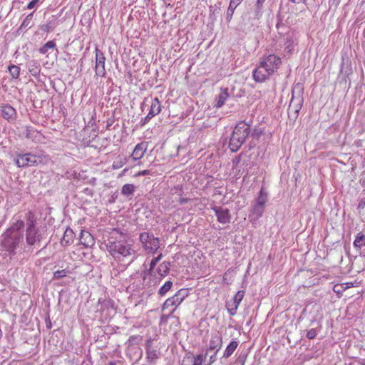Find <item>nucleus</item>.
I'll return each mask as SVG.
<instances>
[{
  "label": "nucleus",
  "mask_w": 365,
  "mask_h": 365,
  "mask_svg": "<svg viewBox=\"0 0 365 365\" xmlns=\"http://www.w3.org/2000/svg\"><path fill=\"white\" fill-rule=\"evenodd\" d=\"M106 246L110 255L119 262H127V265H129L135 259L136 252L133 245L125 239L108 240Z\"/></svg>",
  "instance_id": "f257e3e1"
},
{
  "label": "nucleus",
  "mask_w": 365,
  "mask_h": 365,
  "mask_svg": "<svg viewBox=\"0 0 365 365\" xmlns=\"http://www.w3.org/2000/svg\"><path fill=\"white\" fill-rule=\"evenodd\" d=\"M24 222L17 220L1 235V247L10 255L16 254L15 250L23 241V229Z\"/></svg>",
  "instance_id": "f03ea898"
},
{
  "label": "nucleus",
  "mask_w": 365,
  "mask_h": 365,
  "mask_svg": "<svg viewBox=\"0 0 365 365\" xmlns=\"http://www.w3.org/2000/svg\"><path fill=\"white\" fill-rule=\"evenodd\" d=\"M281 64L280 57L274 54L264 56L259 66L253 72L254 79L259 83L265 81L270 76L277 71Z\"/></svg>",
  "instance_id": "7ed1b4c3"
},
{
  "label": "nucleus",
  "mask_w": 365,
  "mask_h": 365,
  "mask_svg": "<svg viewBox=\"0 0 365 365\" xmlns=\"http://www.w3.org/2000/svg\"><path fill=\"white\" fill-rule=\"evenodd\" d=\"M51 161L48 155L43 153H16L14 162L19 168L38 166V165H47Z\"/></svg>",
  "instance_id": "20e7f679"
},
{
  "label": "nucleus",
  "mask_w": 365,
  "mask_h": 365,
  "mask_svg": "<svg viewBox=\"0 0 365 365\" xmlns=\"http://www.w3.org/2000/svg\"><path fill=\"white\" fill-rule=\"evenodd\" d=\"M251 123L252 121L247 123L243 120L236 125L229 143V147L232 152L237 151L250 134Z\"/></svg>",
  "instance_id": "39448f33"
},
{
  "label": "nucleus",
  "mask_w": 365,
  "mask_h": 365,
  "mask_svg": "<svg viewBox=\"0 0 365 365\" xmlns=\"http://www.w3.org/2000/svg\"><path fill=\"white\" fill-rule=\"evenodd\" d=\"M43 233L36 227L33 220H29L26 230V241L28 245H38L43 239Z\"/></svg>",
  "instance_id": "423d86ee"
},
{
  "label": "nucleus",
  "mask_w": 365,
  "mask_h": 365,
  "mask_svg": "<svg viewBox=\"0 0 365 365\" xmlns=\"http://www.w3.org/2000/svg\"><path fill=\"white\" fill-rule=\"evenodd\" d=\"M188 294L189 292L187 289H180L172 297L165 300L163 304L162 309L165 310L171 307H175V308L170 311V314H173L176 308L184 301Z\"/></svg>",
  "instance_id": "0eeeda50"
},
{
  "label": "nucleus",
  "mask_w": 365,
  "mask_h": 365,
  "mask_svg": "<svg viewBox=\"0 0 365 365\" xmlns=\"http://www.w3.org/2000/svg\"><path fill=\"white\" fill-rule=\"evenodd\" d=\"M140 241L142 242L144 248L152 253H155L160 247V241L158 237L148 232H143L140 235Z\"/></svg>",
  "instance_id": "6e6552de"
},
{
  "label": "nucleus",
  "mask_w": 365,
  "mask_h": 365,
  "mask_svg": "<svg viewBox=\"0 0 365 365\" xmlns=\"http://www.w3.org/2000/svg\"><path fill=\"white\" fill-rule=\"evenodd\" d=\"M303 103V93H292V98L288 108L289 114L293 113L295 117H297L302 108Z\"/></svg>",
  "instance_id": "1a4fd4ad"
},
{
  "label": "nucleus",
  "mask_w": 365,
  "mask_h": 365,
  "mask_svg": "<svg viewBox=\"0 0 365 365\" xmlns=\"http://www.w3.org/2000/svg\"><path fill=\"white\" fill-rule=\"evenodd\" d=\"M106 58L102 51L96 48L95 73L97 76L103 77L106 71L105 68Z\"/></svg>",
  "instance_id": "9d476101"
},
{
  "label": "nucleus",
  "mask_w": 365,
  "mask_h": 365,
  "mask_svg": "<svg viewBox=\"0 0 365 365\" xmlns=\"http://www.w3.org/2000/svg\"><path fill=\"white\" fill-rule=\"evenodd\" d=\"M215 212L217 221L222 224H227L230 222L231 215L227 208H224L220 206H215L212 208Z\"/></svg>",
  "instance_id": "9b49d317"
},
{
  "label": "nucleus",
  "mask_w": 365,
  "mask_h": 365,
  "mask_svg": "<svg viewBox=\"0 0 365 365\" xmlns=\"http://www.w3.org/2000/svg\"><path fill=\"white\" fill-rule=\"evenodd\" d=\"M222 346V336L219 333L212 335L208 346L206 349L205 356H207L209 352L211 351H216V352H218L221 349Z\"/></svg>",
  "instance_id": "f8f14e48"
},
{
  "label": "nucleus",
  "mask_w": 365,
  "mask_h": 365,
  "mask_svg": "<svg viewBox=\"0 0 365 365\" xmlns=\"http://www.w3.org/2000/svg\"><path fill=\"white\" fill-rule=\"evenodd\" d=\"M244 296H245V291H243V290L238 291L234 297L233 303H232V305L231 306V307H230V304H227V306H228L227 310H228L229 314L231 316H234L236 314L237 308H238L240 302L243 299Z\"/></svg>",
  "instance_id": "ddd939ff"
},
{
  "label": "nucleus",
  "mask_w": 365,
  "mask_h": 365,
  "mask_svg": "<svg viewBox=\"0 0 365 365\" xmlns=\"http://www.w3.org/2000/svg\"><path fill=\"white\" fill-rule=\"evenodd\" d=\"M206 356L202 354L196 356H187L182 359L181 365H202Z\"/></svg>",
  "instance_id": "4468645a"
},
{
  "label": "nucleus",
  "mask_w": 365,
  "mask_h": 365,
  "mask_svg": "<svg viewBox=\"0 0 365 365\" xmlns=\"http://www.w3.org/2000/svg\"><path fill=\"white\" fill-rule=\"evenodd\" d=\"M148 148L147 142H141L137 144L132 153L131 157L134 161L141 159Z\"/></svg>",
  "instance_id": "2eb2a0df"
},
{
  "label": "nucleus",
  "mask_w": 365,
  "mask_h": 365,
  "mask_svg": "<svg viewBox=\"0 0 365 365\" xmlns=\"http://www.w3.org/2000/svg\"><path fill=\"white\" fill-rule=\"evenodd\" d=\"M1 116L8 120H14L15 119L16 110L9 105L2 106L1 108Z\"/></svg>",
  "instance_id": "dca6fc26"
},
{
  "label": "nucleus",
  "mask_w": 365,
  "mask_h": 365,
  "mask_svg": "<svg viewBox=\"0 0 365 365\" xmlns=\"http://www.w3.org/2000/svg\"><path fill=\"white\" fill-rule=\"evenodd\" d=\"M75 234L72 229L67 227L64 231L63 236L61 239V244L62 246H67L73 243Z\"/></svg>",
  "instance_id": "f3484780"
},
{
  "label": "nucleus",
  "mask_w": 365,
  "mask_h": 365,
  "mask_svg": "<svg viewBox=\"0 0 365 365\" xmlns=\"http://www.w3.org/2000/svg\"><path fill=\"white\" fill-rule=\"evenodd\" d=\"M152 343L153 341L151 339H148L145 343L147 358L150 361H153L158 358L156 350L152 348Z\"/></svg>",
  "instance_id": "a211bd4d"
},
{
  "label": "nucleus",
  "mask_w": 365,
  "mask_h": 365,
  "mask_svg": "<svg viewBox=\"0 0 365 365\" xmlns=\"http://www.w3.org/2000/svg\"><path fill=\"white\" fill-rule=\"evenodd\" d=\"M264 211V206H262L255 202L252 207L251 213L250 214V217H253L255 220H257L262 216Z\"/></svg>",
  "instance_id": "6ab92c4d"
},
{
  "label": "nucleus",
  "mask_w": 365,
  "mask_h": 365,
  "mask_svg": "<svg viewBox=\"0 0 365 365\" xmlns=\"http://www.w3.org/2000/svg\"><path fill=\"white\" fill-rule=\"evenodd\" d=\"M297 43V39L294 36H287L284 43V51L288 56H291L294 52V45Z\"/></svg>",
  "instance_id": "aec40b11"
},
{
  "label": "nucleus",
  "mask_w": 365,
  "mask_h": 365,
  "mask_svg": "<svg viewBox=\"0 0 365 365\" xmlns=\"http://www.w3.org/2000/svg\"><path fill=\"white\" fill-rule=\"evenodd\" d=\"M80 240L81 243L86 247L91 246L93 245L94 242L93 237L88 232H84L83 231H82L80 235Z\"/></svg>",
  "instance_id": "412c9836"
},
{
  "label": "nucleus",
  "mask_w": 365,
  "mask_h": 365,
  "mask_svg": "<svg viewBox=\"0 0 365 365\" xmlns=\"http://www.w3.org/2000/svg\"><path fill=\"white\" fill-rule=\"evenodd\" d=\"M135 190L133 184H125L121 188V194L126 197L130 199Z\"/></svg>",
  "instance_id": "4be33fe9"
},
{
  "label": "nucleus",
  "mask_w": 365,
  "mask_h": 365,
  "mask_svg": "<svg viewBox=\"0 0 365 365\" xmlns=\"http://www.w3.org/2000/svg\"><path fill=\"white\" fill-rule=\"evenodd\" d=\"M238 346V342L236 340H232L226 347L224 354L223 358L227 359L229 358L233 352L236 350Z\"/></svg>",
  "instance_id": "5701e85b"
},
{
  "label": "nucleus",
  "mask_w": 365,
  "mask_h": 365,
  "mask_svg": "<svg viewBox=\"0 0 365 365\" xmlns=\"http://www.w3.org/2000/svg\"><path fill=\"white\" fill-rule=\"evenodd\" d=\"M161 110V106L158 98H155L151 103L150 108L149 110L150 115L155 116L160 113Z\"/></svg>",
  "instance_id": "b1692460"
},
{
  "label": "nucleus",
  "mask_w": 365,
  "mask_h": 365,
  "mask_svg": "<svg viewBox=\"0 0 365 365\" xmlns=\"http://www.w3.org/2000/svg\"><path fill=\"white\" fill-rule=\"evenodd\" d=\"M29 71L34 76H37L41 72V66L36 61H31L29 63Z\"/></svg>",
  "instance_id": "393cba45"
},
{
  "label": "nucleus",
  "mask_w": 365,
  "mask_h": 365,
  "mask_svg": "<svg viewBox=\"0 0 365 365\" xmlns=\"http://www.w3.org/2000/svg\"><path fill=\"white\" fill-rule=\"evenodd\" d=\"M354 246L358 250L365 246V235L363 233L359 232L356 235L354 241Z\"/></svg>",
  "instance_id": "a878e982"
},
{
  "label": "nucleus",
  "mask_w": 365,
  "mask_h": 365,
  "mask_svg": "<svg viewBox=\"0 0 365 365\" xmlns=\"http://www.w3.org/2000/svg\"><path fill=\"white\" fill-rule=\"evenodd\" d=\"M262 134H263V130L261 128H255L252 130V132L251 133L252 140L250 142V148L255 146L256 143L254 140H258Z\"/></svg>",
  "instance_id": "bb28decb"
},
{
  "label": "nucleus",
  "mask_w": 365,
  "mask_h": 365,
  "mask_svg": "<svg viewBox=\"0 0 365 365\" xmlns=\"http://www.w3.org/2000/svg\"><path fill=\"white\" fill-rule=\"evenodd\" d=\"M228 97L229 93H220L216 98V103L215 104V107H222L225 104V102L228 98Z\"/></svg>",
  "instance_id": "cd10ccee"
},
{
  "label": "nucleus",
  "mask_w": 365,
  "mask_h": 365,
  "mask_svg": "<svg viewBox=\"0 0 365 365\" xmlns=\"http://www.w3.org/2000/svg\"><path fill=\"white\" fill-rule=\"evenodd\" d=\"M56 46V44L54 41H49L39 48V52L42 54H46L49 49H53Z\"/></svg>",
  "instance_id": "c85d7f7f"
},
{
  "label": "nucleus",
  "mask_w": 365,
  "mask_h": 365,
  "mask_svg": "<svg viewBox=\"0 0 365 365\" xmlns=\"http://www.w3.org/2000/svg\"><path fill=\"white\" fill-rule=\"evenodd\" d=\"M170 269V263L168 262H163L158 267V273L160 276H165L168 274Z\"/></svg>",
  "instance_id": "c756f323"
},
{
  "label": "nucleus",
  "mask_w": 365,
  "mask_h": 365,
  "mask_svg": "<svg viewBox=\"0 0 365 365\" xmlns=\"http://www.w3.org/2000/svg\"><path fill=\"white\" fill-rule=\"evenodd\" d=\"M173 286V282L171 281H167L158 290V294L160 296H165L168 291L170 290Z\"/></svg>",
  "instance_id": "7c9ffc66"
},
{
  "label": "nucleus",
  "mask_w": 365,
  "mask_h": 365,
  "mask_svg": "<svg viewBox=\"0 0 365 365\" xmlns=\"http://www.w3.org/2000/svg\"><path fill=\"white\" fill-rule=\"evenodd\" d=\"M8 70L14 78L17 79L19 77L20 68L18 66H16V65L9 66L8 68Z\"/></svg>",
  "instance_id": "2f4dec72"
},
{
  "label": "nucleus",
  "mask_w": 365,
  "mask_h": 365,
  "mask_svg": "<svg viewBox=\"0 0 365 365\" xmlns=\"http://www.w3.org/2000/svg\"><path fill=\"white\" fill-rule=\"evenodd\" d=\"M70 273H71V272L66 269H61V270H57L53 272V279H60L67 276Z\"/></svg>",
  "instance_id": "473e14b6"
},
{
  "label": "nucleus",
  "mask_w": 365,
  "mask_h": 365,
  "mask_svg": "<svg viewBox=\"0 0 365 365\" xmlns=\"http://www.w3.org/2000/svg\"><path fill=\"white\" fill-rule=\"evenodd\" d=\"M267 201V196L266 194L264 193L263 190H261L259 191L258 197L256 199L255 202L259 205H261L262 206H264Z\"/></svg>",
  "instance_id": "72a5a7b5"
},
{
  "label": "nucleus",
  "mask_w": 365,
  "mask_h": 365,
  "mask_svg": "<svg viewBox=\"0 0 365 365\" xmlns=\"http://www.w3.org/2000/svg\"><path fill=\"white\" fill-rule=\"evenodd\" d=\"M161 257H162V254L159 255L158 257L153 258L151 260L150 264V268L148 270V274H150V272L154 269L156 264L160 260ZM146 274H147V273H145V275H146ZM143 278L145 279V276H144Z\"/></svg>",
  "instance_id": "f704fd0d"
},
{
  "label": "nucleus",
  "mask_w": 365,
  "mask_h": 365,
  "mask_svg": "<svg viewBox=\"0 0 365 365\" xmlns=\"http://www.w3.org/2000/svg\"><path fill=\"white\" fill-rule=\"evenodd\" d=\"M241 1L242 0H231L228 8V11H231L232 13H233L234 10L241 3Z\"/></svg>",
  "instance_id": "c9c22d12"
},
{
  "label": "nucleus",
  "mask_w": 365,
  "mask_h": 365,
  "mask_svg": "<svg viewBox=\"0 0 365 365\" xmlns=\"http://www.w3.org/2000/svg\"><path fill=\"white\" fill-rule=\"evenodd\" d=\"M317 332L315 329H311L307 331V337L309 339H313L317 336Z\"/></svg>",
  "instance_id": "e433bc0d"
},
{
  "label": "nucleus",
  "mask_w": 365,
  "mask_h": 365,
  "mask_svg": "<svg viewBox=\"0 0 365 365\" xmlns=\"http://www.w3.org/2000/svg\"><path fill=\"white\" fill-rule=\"evenodd\" d=\"M154 116L150 115V113H148V115L141 120V125L143 126L147 123H148Z\"/></svg>",
  "instance_id": "4c0bfd02"
},
{
  "label": "nucleus",
  "mask_w": 365,
  "mask_h": 365,
  "mask_svg": "<svg viewBox=\"0 0 365 365\" xmlns=\"http://www.w3.org/2000/svg\"><path fill=\"white\" fill-rule=\"evenodd\" d=\"M217 354L216 351H214V353L210 356L209 364L205 365H211L217 360Z\"/></svg>",
  "instance_id": "58836bf2"
},
{
  "label": "nucleus",
  "mask_w": 365,
  "mask_h": 365,
  "mask_svg": "<svg viewBox=\"0 0 365 365\" xmlns=\"http://www.w3.org/2000/svg\"><path fill=\"white\" fill-rule=\"evenodd\" d=\"M39 0H32L31 1H30L28 4H27V6L26 8L28 9H33L36 4L38 2Z\"/></svg>",
  "instance_id": "ea45409f"
},
{
  "label": "nucleus",
  "mask_w": 365,
  "mask_h": 365,
  "mask_svg": "<svg viewBox=\"0 0 365 365\" xmlns=\"http://www.w3.org/2000/svg\"><path fill=\"white\" fill-rule=\"evenodd\" d=\"M364 207H365V200L361 199L358 204L357 209L360 210L364 209Z\"/></svg>",
  "instance_id": "a19ab883"
},
{
  "label": "nucleus",
  "mask_w": 365,
  "mask_h": 365,
  "mask_svg": "<svg viewBox=\"0 0 365 365\" xmlns=\"http://www.w3.org/2000/svg\"><path fill=\"white\" fill-rule=\"evenodd\" d=\"M170 315V313L168 315L163 314L160 317V323H167L168 319Z\"/></svg>",
  "instance_id": "79ce46f5"
},
{
  "label": "nucleus",
  "mask_w": 365,
  "mask_h": 365,
  "mask_svg": "<svg viewBox=\"0 0 365 365\" xmlns=\"http://www.w3.org/2000/svg\"><path fill=\"white\" fill-rule=\"evenodd\" d=\"M118 192H114L112 195H111V197L110 199L109 200V202L110 203H113L115 200L118 198Z\"/></svg>",
  "instance_id": "37998d69"
},
{
  "label": "nucleus",
  "mask_w": 365,
  "mask_h": 365,
  "mask_svg": "<svg viewBox=\"0 0 365 365\" xmlns=\"http://www.w3.org/2000/svg\"><path fill=\"white\" fill-rule=\"evenodd\" d=\"M33 14H34V13H31L30 14H29V15L26 17V19H25V20L24 21L23 24H22V25L27 26V24H26V21H29L30 20H31L32 16H33Z\"/></svg>",
  "instance_id": "c03bdc74"
},
{
  "label": "nucleus",
  "mask_w": 365,
  "mask_h": 365,
  "mask_svg": "<svg viewBox=\"0 0 365 365\" xmlns=\"http://www.w3.org/2000/svg\"><path fill=\"white\" fill-rule=\"evenodd\" d=\"M36 130H32L29 128H27L26 129V138H31V134L32 133H35Z\"/></svg>",
  "instance_id": "a18cd8bd"
},
{
  "label": "nucleus",
  "mask_w": 365,
  "mask_h": 365,
  "mask_svg": "<svg viewBox=\"0 0 365 365\" xmlns=\"http://www.w3.org/2000/svg\"><path fill=\"white\" fill-rule=\"evenodd\" d=\"M294 4H299L300 2H305L306 0H289Z\"/></svg>",
  "instance_id": "49530a36"
},
{
  "label": "nucleus",
  "mask_w": 365,
  "mask_h": 365,
  "mask_svg": "<svg viewBox=\"0 0 365 365\" xmlns=\"http://www.w3.org/2000/svg\"><path fill=\"white\" fill-rule=\"evenodd\" d=\"M51 29V26H50L48 25L44 26V28H43L44 31L49 32Z\"/></svg>",
  "instance_id": "de8ad7c7"
},
{
  "label": "nucleus",
  "mask_w": 365,
  "mask_h": 365,
  "mask_svg": "<svg viewBox=\"0 0 365 365\" xmlns=\"http://www.w3.org/2000/svg\"><path fill=\"white\" fill-rule=\"evenodd\" d=\"M265 0H257V6L260 7Z\"/></svg>",
  "instance_id": "09e8293b"
},
{
  "label": "nucleus",
  "mask_w": 365,
  "mask_h": 365,
  "mask_svg": "<svg viewBox=\"0 0 365 365\" xmlns=\"http://www.w3.org/2000/svg\"><path fill=\"white\" fill-rule=\"evenodd\" d=\"M46 327L48 329H51V322L48 319V321L46 322Z\"/></svg>",
  "instance_id": "8fccbe9b"
},
{
  "label": "nucleus",
  "mask_w": 365,
  "mask_h": 365,
  "mask_svg": "<svg viewBox=\"0 0 365 365\" xmlns=\"http://www.w3.org/2000/svg\"><path fill=\"white\" fill-rule=\"evenodd\" d=\"M148 173H149V170H145L140 173V175H148Z\"/></svg>",
  "instance_id": "3c124183"
},
{
  "label": "nucleus",
  "mask_w": 365,
  "mask_h": 365,
  "mask_svg": "<svg viewBox=\"0 0 365 365\" xmlns=\"http://www.w3.org/2000/svg\"><path fill=\"white\" fill-rule=\"evenodd\" d=\"M112 123H113V120H111V121L108 120L107 125H106L107 128H108L110 126H111Z\"/></svg>",
  "instance_id": "603ef678"
},
{
  "label": "nucleus",
  "mask_w": 365,
  "mask_h": 365,
  "mask_svg": "<svg viewBox=\"0 0 365 365\" xmlns=\"http://www.w3.org/2000/svg\"><path fill=\"white\" fill-rule=\"evenodd\" d=\"M360 365H365V359H361V361L359 362Z\"/></svg>",
  "instance_id": "864d4df0"
},
{
  "label": "nucleus",
  "mask_w": 365,
  "mask_h": 365,
  "mask_svg": "<svg viewBox=\"0 0 365 365\" xmlns=\"http://www.w3.org/2000/svg\"><path fill=\"white\" fill-rule=\"evenodd\" d=\"M136 338L135 336H130L129 341H131L132 339H134Z\"/></svg>",
  "instance_id": "5fc2aeb1"
},
{
  "label": "nucleus",
  "mask_w": 365,
  "mask_h": 365,
  "mask_svg": "<svg viewBox=\"0 0 365 365\" xmlns=\"http://www.w3.org/2000/svg\"><path fill=\"white\" fill-rule=\"evenodd\" d=\"M108 365H115L114 362H110Z\"/></svg>",
  "instance_id": "6e6d98bb"
}]
</instances>
